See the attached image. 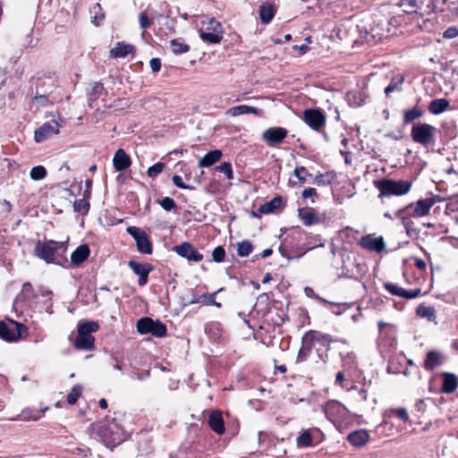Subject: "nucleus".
<instances>
[{"instance_id":"obj_17","label":"nucleus","mask_w":458,"mask_h":458,"mask_svg":"<svg viewBox=\"0 0 458 458\" xmlns=\"http://www.w3.org/2000/svg\"><path fill=\"white\" fill-rule=\"evenodd\" d=\"M445 360V357L441 352L432 350L427 352L423 367L426 370L431 371L442 365Z\"/></svg>"},{"instance_id":"obj_24","label":"nucleus","mask_w":458,"mask_h":458,"mask_svg":"<svg viewBox=\"0 0 458 458\" xmlns=\"http://www.w3.org/2000/svg\"><path fill=\"white\" fill-rule=\"evenodd\" d=\"M443 377V384L441 390L443 393L451 394L454 393L458 386V379L457 377L449 372L442 373Z\"/></svg>"},{"instance_id":"obj_37","label":"nucleus","mask_w":458,"mask_h":458,"mask_svg":"<svg viewBox=\"0 0 458 458\" xmlns=\"http://www.w3.org/2000/svg\"><path fill=\"white\" fill-rule=\"evenodd\" d=\"M170 47L173 53L176 55L187 53L190 50V46L185 44L181 38L171 40Z\"/></svg>"},{"instance_id":"obj_57","label":"nucleus","mask_w":458,"mask_h":458,"mask_svg":"<svg viewBox=\"0 0 458 458\" xmlns=\"http://www.w3.org/2000/svg\"><path fill=\"white\" fill-rule=\"evenodd\" d=\"M37 293H38V296H42V297H47L48 298L49 300H51V297H52V291L47 289V288H44L43 286H39L38 289H37Z\"/></svg>"},{"instance_id":"obj_33","label":"nucleus","mask_w":458,"mask_h":458,"mask_svg":"<svg viewBox=\"0 0 458 458\" xmlns=\"http://www.w3.org/2000/svg\"><path fill=\"white\" fill-rule=\"evenodd\" d=\"M128 266L139 276L142 275H148L152 270V265L148 263H139L134 260H130Z\"/></svg>"},{"instance_id":"obj_43","label":"nucleus","mask_w":458,"mask_h":458,"mask_svg":"<svg viewBox=\"0 0 458 458\" xmlns=\"http://www.w3.org/2000/svg\"><path fill=\"white\" fill-rule=\"evenodd\" d=\"M165 168V164L162 162L156 163L155 165L148 167L147 171V174L150 178H156L158 174H160Z\"/></svg>"},{"instance_id":"obj_36","label":"nucleus","mask_w":458,"mask_h":458,"mask_svg":"<svg viewBox=\"0 0 458 458\" xmlns=\"http://www.w3.org/2000/svg\"><path fill=\"white\" fill-rule=\"evenodd\" d=\"M423 114L424 112L417 106L411 109L405 110L403 113V123L405 124L411 123L413 121L423 116Z\"/></svg>"},{"instance_id":"obj_56","label":"nucleus","mask_w":458,"mask_h":458,"mask_svg":"<svg viewBox=\"0 0 458 458\" xmlns=\"http://www.w3.org/2000/svg\"><path fill=\"white\" fill-rule=\"evenodd\" d=\"M149 66L153 72H157L161 68V61L159 58H152L149 61Z\"/></svg>"},{"instance_id":"obj_10","label":"nucleus","mask_w":458,"mask_h":458,"mask_svg":"<svg viewBox=\"0 0 458 458\" xmlns=\"http://www.w3.org/2000/svg\"><path fill=\"white\" fill-rule=\"evenodd\" d=\"M288 131L283 127H270L262 132L261 138L267 146L276 148L287 137Z\"/></svg>"},{"instance_id":"obj_53","label":"nucleus","mask_w":458,"mask_h":458,"mask_svg":"<svg viewBox=\"0 0 458 458\" xmlns=\"http://www.w3.org/2000/svg\"><path fill=\"white\" fill-rule=\"evenodd\" d=\"M102 90H103L102 84H100V83L94 84V86L91 89V92L89 94V100L91 101V100L97 99L100 96Z\"/></svg>"},{"instance_id":"obj_7","label":"nucleus","mask_w":458,"mask_h":458,"mask_svg":"<svg viewBox=\"0 0 458 458\" xmlns=\"http://www.w3.org/2000/svg\"><path fill=\"white\" fill-rule=\"evenodd\" d=\"M304 123L315 131H321L325 126L327 118L325 114L318 108H308L303 111Z\"/></svg>"},{"instance_id":"obj_54","label":"nucleus","mask_w":458,"mask_h":458,"mask_svg":"<svg viewBox=\"0 0 458 458\" xmlns=\"http://www.w3.org/2000/svg\"><path fill=\"white\" fill-rule=\"evenodd\" d=\"M403 80L401 79L398 81H392L386 89L385 93L386 96H389L394 90L400 89V87L403 83Z\"/></svg>"},{"instance_id":"obj_14","label":"nucleus","mask_w":458,"mask_h":458,"mask_svg":"<svg viewBox=\"0 0 458 458\" xmlns=\"http://www.w3.org/2000/svg\"><path fill=\"white\" fill-rule=\"evenodd\" d=\"M360 245L365 250L378 253L383 251L386 248L383 237H376L373 234L363 236L360 241Z\"/></svg>"},{"instance_id":"obj_9","label":"nucleus","mask_w":458,"mask_h":458,"mask_svg":"<svg viewBox=\"0 0 458 458\" xmlns=\"http://www.w3.org/2000/svg\"><path fill=\"white\" fill-rule=\"evenodd\" d=\"M25 330L26 327L22 324L0 321V338L6 342L17 341Z\"/></svg>"},{"instance_id":"obj_30","label":"nucleus","mask_w":458,"mask_h":458,"mask_svg":"<svg viewBox=\"0 0 458 458\" xmlns=\"http://www.w3.org/2000/svg\"><path fill=\"white\" fill-rule=\"evenodd\" d=\"M275 7L269 3H263L259 6V18L265 24L269 23L275 16Z\"/></svg>"},{"instance_id":"obj_13","label":"nucleus","mask_w":458,"mask_h":458,"mask_svg":"<svg viewBox=\"0 0 458 458\" xmlns=\"http://www.w3.org/2000/svg\"><path fill=\"white\" fill-rule=\"evenodd\" d=\"M60 124L56 121L45 123L35 131L34 139L37 142H42L59 133Z\"/></svg>"},{"instance_id":"obj_51","label":"nucleus","mask_w":458,"mask_h":458,"mask_svg":"<svg viewBox=\"0 0 458 458\" xmlns=\"http://www.w3.org/2000/svg\"><path fill=\"white\" fill-rule=\"evenodd\" d=\"M172 180H173L174 184L180 189H184V190H193L194 189V187L185 184L182 182V179L180 175H176V174L174 175Z\"/></svg>"},{"instance_id":"obj_44","label":"nucleus","mask_w":458,"mask_h":458,"mask_svg":"<svg viewBox=\"0 0 458 458\" xmlns=\"http://www.w3.org/2000/svg\"><path fill=\"white\" fill-rule=\"evenodd\" d=\"M216 169L223 173L228 180H232L233 178V172L229 162H224L220 165H217Z\"/></svg>"},{"instance_id":"obj_41","label":"nucleus","mask_w":458,"mask_h":458,"mask_svg":"<svg viewBox=\"0 0 458 458\" xmlns=\"http://www.w3.org/2000/svg\"><path fill=\"white\" fill-rule=\"evenodd\" d=\"M81 393L82 386L80 385H75L67 395V403L72 405L74 404L81 395Z\"/></svg>"},{"instance_id":"obj_12","label":"nucleus","mask_w":458,"mask_h":458,"mask_svg":"<svg viewBox=\"0 0 458 458\" xmlns=\"http://www.w3.org/2000/svg\"><path fill=\"white\" fill-rule=\"evenodd\" d=\"M322 335L315 331H310L302 337V345L299 351L297 361L301 362L305 360L310 355L313 343L318 341Z\"/></svg>"},{"instance_id":"obj_22","label":"nucleus","mask_w":458,"mask_h":458,"mask_svg":"<svg viewBox=\"0 0 458 458\" xmlns=\"http://www.w3.org/2000/svg\"><path fill=\"white\" fill-rule=\"evenodd\" d=\"M247 114H253L257 116H262L263 110L254 107V106H247V105H241V106H233L226 111V114H228L230 116H238V115Z\"/></svg>"},{"instance_id":"obj_45","label":"nucleus","mask_w":458,"mask_h":458,"mask_svg":"<svg viewBox=\"0 0 458 458\" xmlns=\"http://www.w3.org/2000/svg\"><path fill=\"white\" fill-rule=\"evenodd\" d=\"M225 257V250L222 246H217L214 249L212 252L213 260L216 262L224 261Z\"/></svg>"},{"instance_id":"obj_59","label":"nucleus","mask_w":458,"mask_h":458,"mask_svg":"<svg viewBox=\"0 0 458 458\" xmlns=\"http://www.w3.org/2000/svg\"><path fill=\"white\" fill-rule=\"evenodd\" d=\"M34 100L40 106H46L48 103L47 97L46 95H37Z\"/></svg>"},{"instance_id":"obj_47","label":"nucleus","mask_w":458,"mask_h":458,"mask_svg":"<svg viewBox=\"0 0 458 458\" xmlns=\"http://www.w3.org/2000/svg\"><path fill=\"white\" fill-rule=\"evenodd\" d=\"M400 5L403 6L404 12L408 13L415 12V9L418 7L416 0H403L402 1Z\"/></svg>"},{"instance_id":"obj_15","label":"nucleus","mask_w":458,"mask_h":458,"mask_svg":"<svg viewBox=\"0 0 458 458\" xmlns=\"http://www.w3.org/2000/svg\"><path fill=\"white\" fill-rule=\"evenodd\" d=\"M38 297L37 290L35 291L30 283H25L22 285L21 293L17 295L14 300L13 306L22 307V304H26L31 301L33 299Z\"/></svg>"},{"instance_id":"obj_55","label":"nucleus","mask_w":458,"mask_h":458,"mask_svg":"<svg viewBox=\"0 0 458 458\" xmlns=\"http://www.w3.org/2000/svg\"><path fill=\"white\" fill-rule=\"evenodd\" d=\"M394 412L400 420L403 421H407L409 420L408 412L404 408H397L394 411Z\"/></svg>"},{"instance_id":"obj_1","label":"nucleus","mask_w":458,"mask_h":458,"mask_svg":"<svg viewBox=\"0 0 458 458\" xmlns=\"http://www.w3.org/2000/svg\"><path fill=\"white\" fill-rule=\"evenodd\" d=\"M374 184L379 191L378 198L381 199L390 196H403L411 191L412 185L408 180L395 181L388 178L375 181Z\"/></svg>"},{"instance_id":"obj_29","label":"nucleus","mask_w":458,"mask_h":458,"mask_svg":"<svg viewBox=\"0 0 458 458\" xmlns=\"http://www.w3.org/2000/svg\"><path fill=\"white\" fill-rule=\"evenodd\" d=\"M346 99L350 106L357 107L366 103L367 96L363 91L354 90L347 94Z\"/></svg>"},{"instance_id":"obj_5","label":"nucleus","mask_w":458,"mask_h":458,"mask_svg":"<svg viewBox=\"0 0 458 458\" xmlns=\"http://www.w3.org/2000/svg\"><path fill=\"white\" fill-rule=\"evenodd\" d=\"M137 330L140 335L150 334L156 337H164L167 332L165 324L148 317L141 318L137 321Z\"/></svg>"},{"instance_id":"obj_49","label":"nucleus","mask_w":458,"mask_h":458,"mask_svg":"<svg viewBox=\"0 0 458 458\" xmlns=\"http://www.w3.org/2000/svg\"><path fill=\"white\" fill-rule=\"evenodd\" d=\"M159 204L165 211H170L175 208V202L170 197H165L159 201Z\"/></svg>"},{"instance_id":"obj_3","label":"nucleus","mask_w":458,"mask_h":458,"mask_svg":"<svg viewBox=\"0 0 458 458\" xmlns=\"http://www.w3.org/2000/svg\"><path fill=\"white\" fill-rule=\"evenodd\" d=\"M202 41L208 44H218L223 39L222 24L215 18L203 17L198 30Z\"/></svg>"},{"instance_id":"obj_28","label":"nucleus","mask_w":458,"mask_h":458,"mask_svg":"<svg viewBox=\"0 0 458 458\" xmlns=\"http://www.w3.org/2000/svg\"><path fill=\"white\" fill-rule=\"evenodd\" d=\"M222 157V151L219 149H215L208 152L199 161V167H209L218 162Z\"/></svg>"},{"instance_id":"obj_42","label":"nucleus","mask_w":458,"mask_h":458,"mask_svg":"<svg viewBox=\"0 0 458 458\" xmlns=\"http://www.w3.org/2000/svg\"><path fill=\"white\" fill-rule=\"evenodd\" d=\"M293 174L298 178L300 183H305L308 176H311L304 166H296Z\"/></svg>"},{"instance_id":"obj_26","label":"nucleus","mask_w":458,"mask_h":458,"mask_svg":"<svg viewBox=\"0 0 458 458\" xmlns=\"http://www.w3.org/2000/svg\"><path fill=\"white\" fill-rule=\"evenodd\" d=\"M94 336L81 334V332L78 331L74 347L78 350H92L94 348Z\"/></svg>"},{"instance_id":"obj_50","label":"nucleus","mask_w":458,"mask_h":458,"mask_svg":"<svg viewBox=\"0 0 458 458\" xmlns=\"http://www.w3.org/2000/svg\"><path fill=\"white\" fill-rule=\"evenodd\" d=\"M139 21L141 29H147L150 26V20L147 11L141 12L140 13Z\"/></svg>"},{"instance_id":"obj_27","label":"nucleus","mask_w":458,"mask_h":458,"mask_svg":"<svg viewBox=\"0 0 458 458\" xmlns=\"http://www.w3.org/2000/svg\"><path fill=\"white\" fill-rule=\"evenodd\" d=\"M369 438V433L364 429L353 431L349 434L348 441L354 446L360 447L364 445Z\"/></svg>"},{"instance_id":"obj_34","label":"nucleus","mask_w":458,"mask_h":458,"mask_svg":"<svg viewBox=\"0 0 458 458\" xmlns=\"http://www.w3.org/2000/svg\"><path fill=\"white\" fill-rule=\"evenodd\" d=\"M317 431L314 429L303 430L296 439L298 447H308L313 445V435L312 432Z\"/></svg>"},{"instance_id":"obj_64","label":"nucleus","mask_w":458,"mask_h":458,"mask_svg":"<svg viewBox=\"0 0 458 458\" xmlns=\"http://www.w3.org/2000/svg\"><path fill=\"white\" fill-rule=\"evenodd\" d=\"M272 253H273V250L271 249H266L262 251L260 256L265 259V258L269 257Z\"/></svg>"},{"instance_id":"obj_35","label":"nucleus","mask_w":458,"mask_h":458,"mask_svg":"<svg viewBox=\"0 0 458 458\" xmlns=\"http://www.w3.org/2000/svg\"><path fill=\"white\" fill-rule=\"evenodd\" d=\"M99 326L98 322L95 321H84L79 322L77 331L81 332V334H85L88 335H92V333H95L98 330Z\"/></svg>"},{"instance_id":"obj_21","label":"nucleus","mask_w":458,"mask_h":458,"mask_svg":"<svg viewBox=\"0 0 458 458\" xmlns=\"http://www.w3.org/2000/svg\"><path fill=\"white\" fill-rule=\"evenodd\" d=\"M131 160L127 153L123 149H118L114 156L113 165L117 172H122L130 167Z\"/></svg>"},{"instance_id":"obj_52","label":"nucleus","mask_w":458,"mask_h":458,"mask_svg":"<svg viewBox=\"0 0 458 458\" xmlns=\"http://www.w3.org/2000/svg\"><path fill=\"white\" fill-rule=\"evenodd\" d=\"M458 36V28L456 26H451L448 27L444 32H443V38L446 39L454 38Z\"/></svg>"},{"instance_id":"obj_62","label":"nucleus","mask_w":458,"mask_h":458,"mask_svg":"<svg viewBox=\"0 0 458 458\" xmlns=\"http://www.w3.org/2000/svg\"><path fill=\"white\" fill-rule=\"evenodd\" d=\"M148 275H142V276H139V280H138L139 285L143 286V285H145L147 284V282H148Z\"/></svg>"},{"instance_id":"obj_4","label":"nucleus","mask_w":458,"mask_h":458,"mask_svg":"<svg viewBox=\"0 0 458 458\" xmlns=\"http://www.w3.org/2000/svg\"><path fill=\"white\" fill-rule=\"evenodd\" d=\"M437 129L426 123H416L411 127V137L415 143L428 147L436 141Z\"/></svg>"},{"instance_id":"obj_2","label":"nucleus","mask_w":458,"mask_h":458,"mask_svg":"<svg viewBox=\"0 0 458 458\" xmlns=\"http://www.w3.org/2000/svg\"><path fill=\"white\" fill-rule=\"evenodd\" d=\"M66 250V243L63 242H38L35 247V254L47 263L60 264L59 257H62Z\"/></svg>"},{"instance_id":"obj_31","label":"nucleus","mask_w":458,"mask_h":458,"mask_svg":"<svg viewBox=\"0 0 458 458\" xmlns=\"http://www.w3.org/2000/svg\"><path fill=\"white\" fill-rule=\"evenodd\" d=\"M208 425L217 434H222L225 431L224 420L220 413H211L208 419Z\"/></svg>"},{"instance_id":"obj_20","label":"nucleus","mask_w":458,"mask_h":458,"mask_svg":"<svg viewBox=\"0 0 458 458\" xmlns=\"http://www.w3.org/2000/svg\"><path fill=\"white\" fill-rule=\"evenodd\" d=\"M283 206V199L281 197H275L271 200L261 205L258 212L252 211V216L259 217L260 214L274 213L281 208Z\"/></svg>"},{"instance_id":"obj_25","label":"nucleus","mask_w":458,"mask_h":458,"mask_svg":"<svg viewBox=\"0 0 458 458\" xmlns=\"http://www.w3.org/2000/svg\"><path fill=\"white\" fill-rule=\"evenodd\" d=\"M90 250L87 244L80 245L71 255V261L73 265L79 266L89 256Z\"/></svg>"},{"instance_id":"obj_23","label":"nucleus","mask_w":458,"mask_h":458,"mask_svg":"<svg viewBox=\"0 0 458 458\" xmlns=\"http://www.w3.org/2000/svg\"><path fill=\"white\" fill-rule=\"evenodd\" d=\"M134 52V47L124 42H117L110 50V55L114 58H123Z\"/></svg>"},{"instance_id":"obj_46","label":"nucleus","mask_w":458,"mask_h":458,"mask_svg":"<svg viewBox=\"0 0 458 458\" xmlns=\"http://www.w3.org/2000/svg\"><path fill=\"white\" fill-rule=\"evenodd\" d=\"M73 208L75 211H82L86 213L89 209V203L83 199H77L73 204Z\"/></svg>"},{"instance_id":"obj_19","label":"nucleus","mask_w":458,"mask_h":458,"mask_svg":"<svg viewBox=\"0 0 458 458\" xmlns=\"http://www.w3.org/2000/svg\"><path fill=\"white\" fill-rule=\"evenodd\" d=\"M298 216L303 225L310 226L313 225L319 224L321 222V218L318 216V213L312 208H301L298 209Z\"/></svg>"},{"instance_id":"obj_16","label":"nucleus","mask_w":458,"mask_h":458,"mask_svg":"<svg viewBox=\"0 0 458 458\" xmlns=\"http://www.w3.org/2000/svg\"><path fill=\"white\" fill-rule=\"evenodd\" d=\"M394 216L400 219L408 236L412 237L414 235H418L419 232L414 228V222L412 220L414 217L407 214L405 209H403L402 208L397 209L394 212Z\"/></svg>"},{"instance_id":"obj_60","label":"nucleus","mask_w":458,"mask_h":458,"mask_svg":"<svg viewBox=\"0 0 458 458\" xmlns=\"http://www.w3.org/2000/svg\"><path fill=\"white\" fill-rule=\"evenodd\" d=\"M317 192H316V189L314 188H307L305 189L302 193H301V196L303 199H308L313 195H316Z\"/></svg>"},{"instance_id":"obj_63","label":"nucleus","mask_w":458,"mask_h":458,"mask_svg":"<svg viewBox=\"0 0 458 458\" xmlns=\"http://www.w3.org/2000/svg\"><path fill=\"white\" fill-rule=\"evenodd\" d=\"M344 374L343 372H338L336 374L335 381L336 383H342L344 380Z\"/></svg>"},{"instance_id":"obj_39","label":"nucleus","mask_w":458,"mask_h":458,"mask_svg":"<svg viewBox=\"0 0 458 458\" xmlns=\"http://www.w3.org/2000/svg\"><path fill=\"white\" fill-rule=\"evenodd\" d=\"M253 250V246L250 241H242L237 243V254L240 257H248Z\"/></svg>"},{"instance_id":"obj_6","label":"nucleus","mask_w":458,"mask_h":458,"mask_svg":"<svg viewBox=\"0 0 458 458\" xmlns=\"http://www.w3.org/2000/svg\"><path fill=\"white\" fill-rule=\"evenodd\" d=\"M437 197H429L420 199L416 202L410 203L409 205L402 208L405 209L407 214L411 215L414 218H420L429 214L432 207L437 203Z\"/></svg>"},{"instance_id":"obj_40","label":"nucleus","mask_w":458,"mask_h":458,"mask_svg":"<svg viewBox=\"0 0 458 458\" xmlns=\"http://www.w3.org/2000/svg\"><path fill=\"white\" fill-rule=\"evenodd\" d=\"M47 174V169L43 165H37L32 167L30 173V176L33 181L43 180Z\"/></svg>"},{"instance_id":"obj_8","label":"nucleus","mask_w":458,"mask_h":458,"mask_svg":"<svg viewBox=\"0 0 458 458\" xmlns=\"http://www.w3.org/2000/svg\"><path fill=\"white\" fill-rule=\"evenodd\" d=\"M127 233L133 237L136 242L137 250L140 253L151 254L152 253V243L149 240L148 235L140 227L129 226L126 229Z\"/></svg>"},{"instance_id":"obj_32","label":"nucleus","mask_w":458,"mask_h":458,"mask_svg":"<svg viewBox=\"0 0 458 458\" xmlns=\"http://www.w3.org/2000/svg\"><path fill=\"white\" fill-rule=\"evenodd\" d=\"M449 106V102L445 98H437L430 102L428 111L433 114H439L445 112Z\"/></svg>"},{"instance_id":"obj_48","label":"nucleus","mask_w":458,"mask_h":458,"mask_svg":"<svg viewBox=\"0 0 458 458\" xmlns=\"http://www.w3.org/2000/svg\"><path fill=\"white\" fill-rule=\"evenodd\" d=\"M216 294V293H213L211 294H202V299L204 300V302H202L203 304L207 305V306H216V307H221V303L220 302H216V300H215V295Z\"/></svg>"},{"instance_id":"obj_61","label":"nucleus","mask_w":458,"mask_h":458,"mask_svg":"<svg viewBox=\"0 0 458 458\" xmlns=\"http://www.w3.org/2000/svg\"><path fill=\"white\" fill-rule=\"evenodd\" d=\"M415 266L417 268L424 270L426 268V262L420 259H417L415 261Z\"/></svg>"},{"instance_id":"obj_11","label":"nucleus","mask_w":458,"mask_h":458,"mask_svg":"<svg viewBox=\"0 0 458 458\" xmlns=\"http://www.w3.org/2000/svg\"><path fill=\"white\" fill-rule=\"evenodd\" d=\"M173 250L180 257L186 259L188 261L200 262L203 259V255L188 242L175 245Z\"/></svg>"},{"instance_id":"obj_58","label":"nucleus","mask_w":458,"mask_h":458,"mask_svg":"<svg viewBox=\"0 0 458 458\" xmlns=\"http://www.w3.org/2000/svg\"><path fill=\"white\" fill-rule=\"evenodd\" d=\"M315 182L318 184V185H327V184H329L330 183V181L329 180H327L325 178V175L322 174H319L318 175H316L315 177Z\"/></svg>"},{"instance_id":"obj_18","label":"nucleus","mask_w":458,"mask_h":458,"mask_svg":"<svg viewBox=\"0 0 458 458\" xmlns=\"http://www.w3.org/2000/svg\"><path fill=\"white\" fill-rule=\"evenodd\" d=\"M385 288L393 295H396L409 300L418 297L420 293V289L405 290L392 283H386Z\"/></svg>"},{"instance_id":"obj_38","label":"nucleus","mask_w":458,"mask_h":458,"mask_svg":"<svg viewBox=\"0 0 458 458\" xmlns=\"http://www.w3.org/2000/svg\"><path fill=\"white\" fill-rule=\"evenodd\" d=\"M416 312L418 316L427 318L428 320H434L436 318L435 309L431 306L420 305Z\"/></svg>"}]
</instances>
